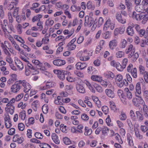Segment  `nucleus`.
<instances>
[{
  "label": "nucleus",
  "mask_w": 148,
  "mask_h": 148,
  "mask_svg": "<svg viewBox=\"0 0 148 148\" xmlns=\"http://www.w3.org/2000/svg\"><path fill=\"white\" fill-rule=\"evenodd\" d=\"M115 80L117 86L120 88L123 87L124 85L127 86L128 85V82L125 79H123V76L120 74L116 76Z\"/></svg>",
  "instance_id": "nucleus-1"
},
{
  "label": "nucleus",
  "mask_w": 148,
  "mask_h": 148,
  "mask_svg": "<svg viewBox=\"0 0 148 148\" xmlns=\"http://www.w3.org/2000/svg\"><path fill=\"white\" fill-rule=\"evenodd\" d=\"M18 0H14L10 3L9 2L8 0H5L3 3L5 8L11 10L14 8V5H16L18 3Z\"/></svg>",
  "instance_id": "nucleus-2"
},
{
  "label": "nucleus",
  "mask_w": 148,
  "mask_h": 148,
  "mask_svg": "<svg viewBox=\"0 0 148 148\" xmlns=\"http://www.w3.org/2000/svg\"><path fill=\"white\" fill-rule=\"evenodd\" d=\"M136 98H134L132 99V102L134 105L136 107H139L140 105L145 104L144 101L141 96L136 94Z\"/></svg>",
  "instance_id": "nucleus-3"
},
{
  "label": "nucleus",
  "mask_w": 148,
  "mask_h": 148,
  "mask_svg": "<svg viewBox=\"0 0 148 148\" xmlns=\"http://www.w3.org/2000/svg\"><path fill=\"white\" fill-rule=\"evenodd\" d=\"M96 21V19H95L94 21V18L93 15L90 16L88 15L86 16L85 17L84 25L85 26H88L90 27L94 23L93 25V27L95 24Z\"/></svg>",
  "instance_id": "nucleus-4"
},
{
  "label": "nucleus",
  "mask_w": 148,
  "mask_h": 148,
  "mask_svg": "<svg viewBox=\"0 0 148 148\" xmlns=\"http://www.w3.org/2000/svg\"><path fill=\"white\" fill-rule=\"evenodd\" d=\"M114 24L111 21L110 18H108L104 24L103 29L104 31L109 30L110 29L112 30L114 29Z\"/></svg>",
  "instance_id": "nucleus-5"
},
{
  "label": "nucleus",
  "mask_w": 148,
  "mask_h": 148,
  "mask_svg": "<svg viewBox=\"0 0 148 148\" xmlns=\"http://www.w3.org/2000/svg\"><path fill=\"white\" fill-rule=\"evenodd\" d=\"M21 80L16 82L14 84L12 85L10 88L11 91L14 93H17L21 89V86L20 85L21 84L20 82Z\"/></svg>",
  "instance_id": "nucleus-6"
},
{
  "label": "nucleus",
  "mask_w": 148,
  "mask_h": 148,
  "mask_svg": "<svg viewBox=\"0 0 148 148\" xmlns=\"http://www.w3.org/2000/svg\"><path fill=\"white\" fill-rule=\"evenodd\" d=\"M114 90L113 86L112 88H109L105 90V93L108 97L110 99H113L115 97V95L114 92Z\"/></svg>",
  "instance_id": "nucleus-7"
},
{
  "label": "nucleus",
  "mask_w": 148,
  "mask_h": 148,
  "mask_svg": "<svg viewBox=\"0 0 148 148\" xmlns=\"http://www.w3.org/2000/svg\"><path fill=\"white\" fill-rule=\"evenodd\" d=\"M20 82L24 87V91L25 92H28L31 88V86L25 80H21Z\"/></svg>",
  "instance_id": "nucleus-8"
},
{
  "label": "nucleus",
  "mask_w": 148,
  "mask_h": 148,
  "mask_svg": "<svg viewBox=\"0 0 148 148\" xmlns=\"http://www.w3.org/2000/svg\"><path fill=\"white\" fill-rule=\"evenodd\" d=\"M133 23H131L129 24L126 29V33L127 34L131 36H133L135 34V32L133 29Z\"/></svg>",
  "instance_id": "nucleus-9"
},
{
  "label": "nucleus",
  "mask_w": 148,
  "mask_h": 148,
  "mask_svg": "<svg viewBox=\"0 0 148 148\" xmlns=\"http://www.w3.org/2000/svg\"><path fill=\"white\" fill-rule=\"evenodd\" d=\"M17 75L13 74L10 75V77L7 81V85L9 86L12 85L17 80Z\"/></svg>",
  "instance_id": "nucleus-10"
},
{
  "label": "nucleus",
  "mask_w": 148,
  "mask_h": 148,
  "mask_svg": "<svg viewBox=\"0 0 148 148\" xmlns=\"http://www.w3.org/2000/svg\"><path fill=\"white\" fill-rule=\"evenodd\" d=\"M54 73L56 74L58 76L60 79L63 80L65 78V74L64 73V71L63 70H54Z\"/></svg>",
  "instance_id": "nucleus-11"
},
{
  "label": "nucleus",
  "mask_w": 148,
  "mask_h": 148,
  "mask_svg": "<svg viewBox=\"0 0 148 148\" xmlns=\"http://www.w3.org/2000/svg\"><path fill=\"white\" fill-rule=\"evenodd\" d=\"M24 140V138L23 137H20L19 135H14L13 138V141L14 142H17L18 144H21Z\"/></svg>",
  "instance_id": "nucleus-12"
},
{
  "label": "nucleus",
  "mask_w": 148,
  "mask_h": 148,
  "mask_svg": "<svg viewBox=\"0 0 148 148\" xmlns=\"http://www.w3.org/2000/svg\"><path fill=\"white\" fill-rule=\"evenodd\" d=\"M89 54V53L87 52L86 50H85L82 53L81 56L80 57L79 59L81 60L86 61L88 60L89 58L87 56Z\"/></svg>",
  "instance_id": "nucleus-13"
},
{
  "label": "nucleus",
  "mask_w": 148,
  "mask_h": 148,
  "mask_svg": "<svg viewBox=\"0 0 148 148\" xmlns=\"http://www.w3.org/2000/svg\"><path fill=\"white\" fill-rule=\"evenodd\" d=\"M134 52H131L128 55V58H131V60L135 62L139 57V55L137 53H136L134 54Z\"/></svg>",
  "instance_id": "nucleus-14"
},
{
  "label": "nucleus",
  "mask_w": 148,
  "mask_h": 148,
  "mask_svg": "<svg viewBox=\"0 0 148 148\" xmlns=\"http://www.w3.org/2000/svg\"><path fill=\"white\" fill-rule=\"evenodd\" d=\"M136 11L138 12H144L145 11L148 12V7L147 9H146L145 10H144V7L143 5H136L135 7Z\"/></svg>",
  "instance_id": "nucleus-15"
},
{
  "label": "nucleus",
  "mask_w": 148,
  "mask_h": 148,
  "mask_svg": "<svg viewBox=\"0 0 148 148\" xmlns=\"http://www.w3.org/2000/svg\"><path fill=\"white\" fill-rule=\"evenodd\" d=\"M53 64L57 66H60L65 64L66 62L65 60L61 59H55L53 61Z\"/></svg>",
  "instance_id": "nucleus-16"
},
{
  "label": "nucleus",
  "mask_w": 148,
  "mask_h": 148,
  "mask_svg": "<svg viewBox=\"0 0 148 148\" xmlns=\"http://www.w3.org/2000/svg\"><path fill=\"white\" fill-rule=\"evenodd\" d=\"M143 14H136L135 12H133L132 13V17L133 18L137 21L143 19Z\"/></svg>",
  "instance_id": "nucleus-17"
},
{
  "label": "nucleus",
  "mask_w": 148,
  "mask_h": 148,
  "mask_svg": "<svg viewBox=\"0 0 148 148\" xmlns=\"http://www.w3.org/2000/svg\"><path fill=\"white\" fill-rule=\"evenodd\" d=\"M2 28L3 31L5 32H7L9 33H11L12 31H14V28L12 24H9L8 29H7L6 27L4 26V25H2Z\"/></svg>",
  "instance_id": "nucleus-18"
},
{
  "label": "nucleus",
  "mask_w": 148,
  "mask_h": 148,
  "mask_svg": "<svg viewBox=\"0 0 148 148\" xmlns=\"http://www.w3.org/2000/svg\"><path fill=\"white\" fill-rule=\"evenodd\" d=\"M87 64L85 62L81 63L79 62L76 64V69L78 70H82L85 69L87 66Z\"/></svg>",
  "instance_id": "nucleus-19"
},
{
  "label": "nucleus",
  "mask_w": 148,
  "mask_h": 148,
  "mask_svg": "<svg viewBox=\"0 0 148 148\" xmlns=\"http://www.w3.org/2000/svg\"><path fill=\"white\" fill-rule=\"evenodd\" d=\"M135 50L134 47L132 44H130L127 46V49H125V53L127 54L130 53L135 52Z\"/></svg>",
  "instance_id": "nucleus-20"
},
{
  "label": "nucleus",
  "mask_w": 148,
  "mask_h": 148,
  "mask_svg": "<svg viewBox=\"0 0 148 148\" xmlns=\"http://www.w3.org/2000/svg\"><path fill=\"white\" fill-rule=\"evenodd\" d=\"M125 30V27L121 26L119 28H117L115 29L114 34L115 35H118V34H123Z\"/></svg>",
  "instance_id": "nucleus-21"
},
{
  "label": "nucleus",
  "mask_w": 148,
  "mask_h": 148,
  "mask_svg": "<svg viewBox=\"0 0 148 148\" xmlns=\"http://www.w3.org/2000/svg\"><path fill=\"white\" fill-rule=\"evenodd\" d=\"M116 18L118 21L124 24L126 23V19L122 18L121 14L120 13H116Z\"/></svg>",
  "instance_id": "nucleus-22"
},
{
  "label": "nucleus",
  "mask_w": 148,
  "mask_h": 148,
  "mask_svg": "<svg viewBox=\"0 0 148 148\" xmlns=\"http://www.w3.org/2000/svg\"><path fill=\"white\" fill-rule=\"evenodd\" d=\"M136 114L138 121L140 122H142L144 118L143 114L139 111H136Z\"/></svg>",
  "instance_id": "nucleus-23"
},
{
  "label": "nucleus",
  "mask_w": 148,
  "mask_h": 148,
  "mask_svg": "<svg viewBox=\"0 0 148 148\" xmlns=\"http://www.w3.org/2000/svg\"><path fill=\"white\" fill-rule=\"evenodd\" d=\"M109 47L110 49L113 50L117 45V41L115 39L110 41L109 43Z\"/></svg>",
  "instance_id": "nucleus-24"
},
{
  "label": "nucleus",
  "mask_w": 148,
  "mask_h": 148,
  "mask_svg": "<svg viewBox=\"0 0 148 148\" xmlns=\"http://www.w3.org/2000/svg\"><path fill=\"white\" fill-rule=\"evenodd\" d=\"M101 84L105 87H108V88H112L113 86L112 84L109 81H104L103 80L101 82Z\"/></svg>",
  "instance_id": "nucleus-25"
},
{
  "label": "nucleus",
  "mask_w": 148,
  "mask_h": 148,
  "mask_svg": "<svg viewBox=\"0 0 148 148\" xmlns=\"http://www.w3.org/2000/svg\"><path fill=\"white\" fill-rule=\"evenodd\" d=\"M91 78L93 81L98 82H101L102 80L101 77L99 75H92Z\"/></svg>",
  "instance_id": "nucleus-26"
},
{
  "label": "nucleus",
  "mask_w": 148,
  "mask_h": 148,
  "mask_svg": "<svg viewBox=\"0 0 148 148\" xmlns=\"http://www.w3.org/2000/svg\"><path fill=\"white\" fill-rule=\"evenodd\" d=\"M104 76L106 78L112 79L114 77V75L112 72L109 71L104 74Z\"/></svg>",
  "instance_id": "nucleus-27"
},
{
  "label": "nucleus",
  "mask_w": 148,
  "mask_h": 148,
  "mask_svg": "<svg viewBox=\"0 0 148 148\" xmlns=\"http://www.w3.org/2000/svg\"><path fill=\"white\" fill-rule=\"evenodd\" d=\"M25 19V14L21 15H18L16 16V21L18 23H20L23 21H24Z\"/></svg>",
  "instance_id": "nucleus-28"
},
{
  "label": "nucleus",
  "mask_w": 148,
  "mask_h": 148,
  "mask_svg": "<svg viewBox=\"0 0 148 148\" xmlns=\"http://www.w3.org/2000/svg\"><path fill=\"white\" fill-rule=\"evenodd\" d=\"M51 137L52 140L56 144H59L60 143V141L58 139V136L55 133H52Z\"/></svg>",
  "instance_id": "nucleus-29"
},
{
  "label": "nucleus",
  "mask_w": 148,
  "mask_h": 148,
  "mask_svg": "<svg viewBox=\"0 0 148 148\" xmlns=\"http://www.w3.org/2000/svg\"><path fill=\"white\" fill-rule=\"evenodd\" d=\"M15 63L19 69L20 70H21L23 69L24 65L23 64L20 60H16L15 61Z\"/></svg>",
  "instance_id": "nucleus-30"
},
{
  "label": "nucleus",
  "mask_w": 148,
  "mask_h": 148,
  "mask_svg": "<svg viewBox=\"0 0 148 148\" xmlns=\"http://www.w3.org/2000/svg\"><path fill=\"white\" fill-rule=\"evenodd\" d=\"M125 5L128 10H130L132 9L133 5L130 0H125Z\"/></svg>",
  "instance_id": "nucleus-31"
},
{
  "label": "nucleus",
  "mask_w": 148,
  "mask_h": 148,
  "mask_svg": "<svg viewBox=\"0 0 148 148\" xmlns=\"http://www.w3.org/2000/svg\"><path fill=\"white\" fill-rule=\"evenodd\" d=\"M76 88L77 90L81 93H84L85 92V89L82 85L77 84L76 85Z\"/></svg>",
  "instance_id": "nucleus-32"
},
{
  "label": "nucleus",
  "mask_w": 148,
  "mask_h": 148,
  "mask_svg": "<svg viewBox=\"0 0 148 148\" xmlns=\"http://www.w3.org/2000/svg\"><path fill=\"white\" fill-rule=\"evenodd\" d=\"M143 112L144 115L146 117H148V107L145 104L143 105Z\"/></svg>",
  "instance_id": "nucleus-33"
},
{
  "label": "nucleus",
  "mask_w": 148,
  "mask_h": 148,
  "mask_svg": "<svg viewBox=\"0 0 148 148\" xmlns=\"http://www.w3.org/2000/svg\"><path fill=\"white\" fill-rule=\"evenodd\" d=\"M136 94H138V95H140L141 93L140 85L139 83H138L136 85Z\"/></svg>",
  "instance_id": "nucleus-34"
},
{
  "label": "nucleus",
  "mask_w": 148,
  "mask_h": 148,
  "mask_svg": "<svg viewBox=\"0 0 148 148\" xmlns=\"http://www.w3.org/2000/svg\"><path fill=\"white\" fill-rule=\"evenodd\" d=\"M76 46L75 44H72L68 43L66 47L67 49L69 51H72L74 50L76 48Z\"/></svg>",
  "instance_id": "nucleus-35"
},
{
  "label": "nucleus",
  "mask_w": 148,
  "mask_h": 148,
  "mask_svg": "<svg viewBox=\"0 0 148 148\" xmlns=\"http://www.w3.org/2000/svg\"><path fill=\"white\" fill-rule=\"evenodd\" d=\"M146 45H148V38L143 40L140 43V46L142 47H145Z\"/></svg>",
  "instance_id": "nucleus-36"
},
{
  "label": "nucleus",
  "mask_w": 148,
  "mask_h": 148,
  "mask_svg": "<svg viewBox=\"0 0 148 148\" xmlns=\"http://www.w3.org/2000/svg\"><path fill=\"white\" fill-rule=\"evenodd\" d=\"M124 90L126 92V96L127 98L129 99H131L132 97L131 92L130 91L128 88H125Z\"/></svg>",
  "instance_id": "nucleus-37"
},
{
  "label": "nucleus",
  "mask_w": 148,
  "mask_h": 148,
  "mask_svg": "<svg viewBox=\"0 0 148 148\" xmlns=\"http://www.w3.org/2000/svg\"><path fill=\"white\" fill-rule=\"evenodd\" d=\"M115 67L118 71H122L125 68L122 65V64H120V63L119 62H117V63H116Z\"/></svg>",
  "instance_id": "nucleus-38"
},
{
  "label": "nucleus",
  "mask_w": 148,
  "mask_h": 148,
  "mask_svg": "<svg viewBox=\"0 0 148 148\" xmlns=\"http://www.w3.org/2000/svg\"><path fill=\"white\" fill-rule=\"evenodd\" d=\"M81 8L80 6L77 7L75 5H72L71 8V10L73 12L79 11L81 10Z\"/></svg>",
  "instance_id": "nucleus-39"
},
{
  "label": "nucleus",
  "mask_w": 148,
  "mask_h": 148,
  "mask_svg": "<svg viewBox=\"0 0 148 148\" xmlns=\"http://www.w3.org/2000/svg\"><path fill=\"white\" fill-rule=\"evenodd\" d=\"M10 107L6 108H5L6 111H9V113L11 114H13L14 110V106H10Z\"/></svg>",
  "instance_id": "nucleus-40"
},
{
  "label": "nucleus",
  "mask_w": 148,
  "mask_h": 148,
  "mask_svg": "<svg viewBox=\"0 0 148 148\" xmlns=\"http://www.w3.org/2000/svg\"><path fill=\"white\" fill-rule=\"evenodd\" d=\"M42 16L41 14H38L34 16L32 18V20L33 22L35 21H39L40 19L42 18Z\"/></svg>",
  "instance_id": "nucleus-41"
},
{
  "label": "nucleus",
  "mask_w": 148,
  "mask_h": 148,
  "mask_svg": "<svg viewBox=\"0 0 148 148\" xmlns=\"http://www.w3.org/2000/svg\"><path fill=\"white\" fill-rule=\"evenodd\" d=\"M84 134L86 136H89L92 133V131L91 129H88V127H86L85 128Z\"/></svg>",
  "instance_id": "nucleus-42"
},
{
  "label": "nucleus",
  "mask_w": 148,
  "mask_h": 148,
  "mask_svg": "<svg viewBox=\"0 0 148 148\" xmlns=\"http://www.w3.org/2000/svg\"><path fill=\"white\" fill-rule=\"evenodd\" d=\"M87 7L89 9H94L95 8V6L93 4L92 2L91 1H88L87 3Z\"/></svg>",
  "instance_id": "nucleus-43"
},
{
  "label": "nucleus",
  "mask_w": 148,
  "mask_h": 148,
  "mask_svg": "<svg viewBox=\"0 0 148 148\" xmlns=\"http://www.w3.org/2000/svg\"><path fill=\"white\" fill-rule=\"evenodd\" d=\"M138 69L140 73L141 74H143L147 72L145 71V67L141 65L139 66Z\"/></svg>",
  "instance_id": "nucleus-44"
},
{
  "label": "nucleus",
  "mask_w": 148,
  "mask_h": 148,
  "mask_svg": "<svg viewBox=\"0 0 148 148\" xmlns=\"http://www.w3.org/2000/svg\"><path fill=\"white\" fill-rule=\"evenodd\" d=\"M136 68L133 67V66L132 64H129L127 67V71L129 73H130L132 71V70H134Z\"/></svg>",
  "instance_id": "nucleus-45"
},
{
  "label": "nucleus",
  "mask_w": 148,
  "mask_h": 148,
  "mask_svg": "<svg viewBox=\"0 0 148 148\" xmlns=\"http://www.w3.org/2000/svg\"><path fill=\"white\" fill-rule=\"evenodd\" d=\"M19 116L22 120H24L26 117V112L25 110H23L19 113Z\"/></svg>",
  "instance_id": "nucleus-46"
},
{
  "label": "nucleus",
  "mask_w": 148,
  "mask_h": 148,
  "mask_svg": "<svg viewBox=\"0 0 148 148\" xmlns=\"http://www.w3.org/2000/svg\"><path fill=\"white\" fill-rule=\"evenodd\" d=\"M136 136L138 139H141L143 138V136L140 134V133L138 129L134 130Z\"/></svg>",
  "instance_id": "nucleus-47"
},
{
  "label": "nucleus",
  "mask_w": 148,
  "mask_h": 148,
  "mask_svg": "<svg viewBox=\"0 0 148 148\" xmlns=\"http://www.w3.org/2000/svg\"><path fill=\"white\" fill-rule=\"evenodd\" d=\"M108 131V128L106 127H103L102 129V134L104 135H107Z\"/></svg>",
  "instance_id": "nucleus-48"
},
{
  "label": "nucleus",
  "mask_w": 148,
  "mask_h": 148,
  "mask_svg": "<svg viewBox=\"0 0 148 148\" xmlns=\"http://www.w3.org/2000/svg\"><path fill=\"white\" fill-rule=\"evenodd\" d=\"M54 23V21L50 18H49L46 21L45 25H46L51 27L52 26Z\"/></svg>",
  "instance_id": "nucleus-49"
},
{
  "label": "nucleus",
  "mask_w": 148,
  "mask_h": 148,
  "mask_svg": "<svg viewBox=\"0 0 148 148\" xmlns=\"http://www.w3.org/2000/svg\"><path fill=\"white\" fill-rule=\"evenodd\" d=\"M130 114L132 120L134 121H136V115L133 110H131L130 111Z\"/></svg>",
  "instance_id": "nucleus-50"
},
{
  "label": "nucleus",
  "mask_w": 148,
  "mask_h": 148,
  "mask_svg": "<svg viewBox=\"0 0 148 148\" xmlns=\"http://www.w3.org/2000/svg\"><path fill=\"white\" fill-rule=\"evenodd\" d=\"M34 123V119L33 117H31L29 119L28 123H26V125L27 127L30 124H33Z\"/></svg>",
  "instance_id": "nucleus-51"
},
{
  "label": "nucleus",
  "mask_w": 148,
  "mask_h": 148,
  "mask_svg": "<svg viewBox=\"0 0 148 148\" xmlns=\"http://www.w3.org/2000/svg\"><path fill=\"white\" fill-rule=\"evenodd\" d=\"M127 139L129 144L130 146L132 145H133L132 138L130 134L127 135Z\"/></svg>",
  "instance_id": "nucleus-52"
},
{
  "label": "nucleus",
  "mask_w": 148,
  "mask_h": 148,
  "mask_svg": "<svg viewBox=\"0 0 148 148\" xmlns=\"http://www.w3.org/2000/svg\"><path fill=\"white\" fill-rule=\"evenodd\" d=\"M8 16L9 21V23L12 24L14 21V19L12 16V13L11 12H9L8 13Z\"/></svg>",
  "instance_id": "nucleus-53"
},
{
  "label": "nucleus",
  "mask_w": 148,
  "mask_h": 148,
  "mask_svg": "<svg viewBox=\"0 0 148 148\" xmlns=\"http://www.w3.org/2000/svg\"><path fill=\"white\" fill-rule=\"evenodd\" d=\"M106 122L108 126H110L112 125V124L111 123V120L109 115L108 116V117L106 119Z\"/></svg>",
  "instance_id": "nucleus-54"
},
{
  "label": "nucleus",
  "mask_w": 148,
  "mask_h": 148,
  "mask_svg": "<svg viewBox=\"0 0 148 148\" xmlns=\"http://www.w3.org/2000/svg\"><path fill=\"white\" fill-rule=\"evenodd\" d=\"M106 31L103 34V36L104 38L106 39L109 38L110 37L111 34V32L109 31Z\"/></svg>",
  "instance_id": "nucleus-55"
},
{
  "label": "nucleus",
  "mask_w": 148,
  "mask_h": 148,
  "mask_svg": "<svg viewBox=\"0 0 148 148\" xmlns=\"http://www.w3.org/2000/svg\"><path fill=\"white\" fill-rule=\"evenodd\" d=\"M124 55V52L122 51H118L116 54L117 58H120L122 57Z\"/></svg>",
  "instance_id": "nucleus-56"
},
{
  "label": "nucleus",
  "mask_w": 148,
  "mask_h": 148,
  "mask_svg": "<svg viewBox=\"0 0 148 148\" xmlns=\"http://www.w3.org/2000/svg\"><path fill=\"white\" fill-rule=\"evenodd\" d=\"M133 26L137 32H138L139 31H140L141 29L140 25L138 24L134 23H133Z\"/></svg>",
  "instance_id": "nucleus-57"
},
{
  "label": "nucleus",
  "mask_w": 148,
  "mask_h": 148,
  "mask_svg": "<svg viewBox=\"0 0 148 148\" xmlns=\"http://www.w3.org/2000/svg\"><path fill=\"white\" fill-rule=\"evenodd\" d=\"M32 62L34 64L36 65H37L38 67L39 66H41L42 65V64L38 60H32Z\"/></svg>",
  "instance_id": "nucleus-58"
},
{
  "label": "nucleus",
  "mask_w": 148,
  "mask_h": 148,
  "mask_svg": "<svg viewBox=\"0 0 148 148\" xmlns=\"http://www.w3.org/2000/svg\"><path fill=\"white\" fill-rule=\"evenodd\" d=\"M143 17L142 23L143 24H145L148 20V14L145 15L143 14Z\"/></svg>",
  "instance_id": "nucleus-59"
},
{
  "label": "nucleus",
  "mask_w": 148,
  "mask_h": 148,
  "mask_svg": "<svg viewBox=\"0 0 148 148\" xmlns=\"http://www.w3.org/2000/svg\"><path fill=\"white\" fill-rule=\"evenodd\" d=\"M132 76L134 78H136L137 77V72L136 68L134 70H132V72H130Z\"/></svg>",
  "instance_id": "nucleus-60"
},
{
  "label": "nucleus",
  "mask_w": 148,
  "mask_h": 148,
  "mask_svg": "<svg viewBox=\"0 0 148 148\" xmlns=\"http://www.w3.org/2000/svg\"><path fill=\"white\" fill-rule=\"evenodd\" d=\"M120 119L121 120L124 121L127 118L126 115L123 112H122L121 114L119 116Z\"/></svg>",
  "instance_id": "nucleus-61"
},
{
  "label": "nucleus",
  "mask_w": 148,
  "mask_h": 148,
  "mask_svg": "<svg viewBox=\"0 0 148 148\" xmlns=\"http://www.w3.org/2000/svg\"><path fill=\"white\" fill-rule=\"evenodd\" d=\"M102 110L103 112L105 114H107L108 112V108L106 106H104L102 107Z\"/></svg>",
  "instance_id": "nucleus-62"
},
{
  "label": "nucleus",
  "mask_w": 148,
  "mask_h": 148,
  "mask_svg": "<svg viewBox=\"0 0 148 148\" xmlns=\"http://www.w3.org/2000/svg\"><path fill=\"white\" fill-rule=\"evenodd\" d=\"M15 100L14 98H12L10 101H9V102L6 105V106L8 107L10 106H13V104L15 101Z\"/></svg>",
  "instance_id": "nucleus-63"
},
{
  "label": "nucleus",
  "mask_w": 148,
  "mask_h": 148,
  "mask_svg": "<svg viewBox=\"0 0 148 148\" xmlns=\"http://www.w3.org/2000/svg\"><path fill=\"white\" fill-rule=\"evenodd\" d=\"M40 146L42 148H51L50 145L45 143H41Z\"/></svg>",
  "instance_id": "nucleus-64"
}]
</instances>
